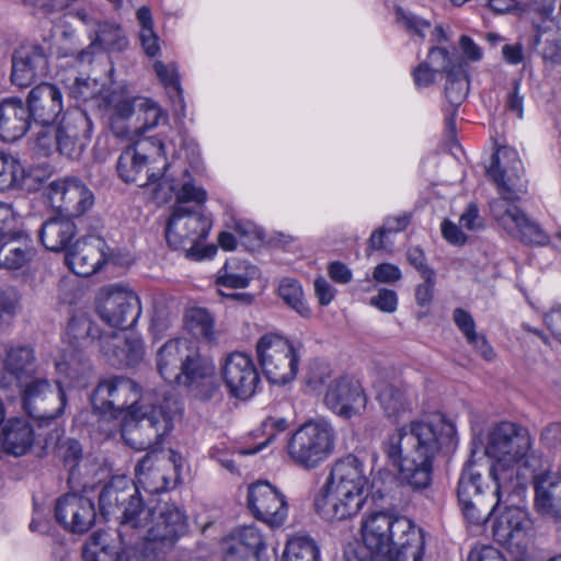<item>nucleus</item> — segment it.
Wrapping results in <instances>:
<instances>
[{
	"label": "nucleus",
	"mask_w": 561,
	"mask_h": 561,
	"mask_svg": "<svg viewBox=\"0 0 561 561\" xmlns=\"http://www.w3.org/2000/svg\"><path fill=\"white\" fill-rule=\"evenodd\" d=\"M185 531V516L173 504L141 508L131 501L117 533L95 531L83 548L84 561H152L158 546H171Z\"/></svg>",
	"instance_id": "nucleus-1"
},
{
	"label": "nucleus",
	"mask_w": 561,
	"mask_h": 561,
	"mask_svg": "<svg viewBox=\"0 0 561 561\" xmlns=\"http://www.w3.org/2000/svg\"><path fill=\"white\" fill-rule=\"evenodd\" d=\"M95 410L122 422L124 442L136 450L149 449L162 442L181 413L180 402L171 397L140 396L138 385L128 378H112L99 383L92 396Z\"/></svg>",
	"instance_id": "nucleus-2"
},
{
	"label": "nucleus",
	"mask_w": 561,
	"mask_h": 561,
	"mask_svg": "<svg viewBox=\"0 0 561 561\" xmlns=\"http://www.w3.org/2000/svg\"><path fill=\"white\" fill-rule=\"evenodd\" d=\"M451 433L442 417L413 420L389 434L382 450L400 481L422 490L431 484L434 459Z\"/></svg>",
	"instance_id": "nucleus-3"
},
{
	"label": "nucleus",
	"mask_w": 561,
	"mask_h": 561,
	"mask_svg": "<svg viewBox=\"0 0 561 561\" xmlns=\"http://www.w3.org/2000/svg\"><path fill=\"white\" fill-rule=\"evenodd\" d=\"M69 96L82 102H92L104 111L113 135L122 140H131L169 121L161 105L147 96H131L123 88L105 90L104 83L93 78H76L68 85Z\"/></svg>",
	"instance_id": "nucleus-4"
},
{
	"label": "nucleus",
	"mask_w": 561,
	"mask_h": 561,
	"mask_svg": "<svg viewBox=\"0 0 561 561\" xmlns=\"http://www.w3.org/2000/svg\"><path fill=\"white\" fill-rule=\"evenodd\" d=\"M533 445L528 430L516 423L500 422L489 430L484 453L492 460L489 478L493 496L522 497L533 477L528 465Z\"/></svg>",
	"instance_id": "nucleus-5"
},
{
	"label": "nucleus",
	"mask_w": 561,
	"mask_h": 561,
	"mask_svg": "<svg viewBox=\"0 0 561 561\" xmlns=\"http://www.w3.org/2000/svg\"><path fill=\"white\" fill-rule=\"evenodd\" d=\"M369 496V480L364 463L348 455L333 462L324 484L313 500L316 513L327 522L355 517Z\"/></svg>",
	"instance_id": "nucleus-6"
},
{
	"label": "nucleus",
	"mask_w": 561,
	"mask_h": 561,
	"mask_svg": "<svg viewBox=\"0 0 561 561\" xmlns=\"http://www.w3.org/2000/svg\"><path fill=\"white\" fill-rule=\"evenodd\" d=\"M360 533L365 547L377 557L394 556V561L423 559V533L404 516L373 512L363 518Z\"/></svg>",
	"instance_id": "nucleus-7"
},
{
	"label": "nucleus",
	"mask_w": 561,
	"mask_h": 561,
	"mask_svg": "<svg viewBox=\"0 0 561 561\" xmlns=\"http://www.w3.org/2000/svg\"><path fill=\"white\" fill-rule=\"evenodd\" d=\"M157 368L165 381L191 387L201 399H209L216 390L214 366L187 340H170L162 345L157 353Z\"/></svg>",
	"instance_id": "nucleus-8"
},
{
	"label": "nucleus",
	"mask_w": 561,
	"mask_h": 561,
	"mask_svg": "<svg viewBox=\"0 0 561 561\" xmlns=\"http://www.w3.org/2000/svg\"><path fill=\"white\" fill-rule=\"evenodd\" d=\"M335 432L323 419L300 425L287 444L289 459L299 468L311 470L324 462L334 450Z\"/></svg>",
	"instance_id": "nucleus-9"
},
{
	"label": "nucleus",
	"mask_w": 561,
	"mask_h": 561,
	"mask_svg": "<svg viewBox=\"0 0 561 561\" xmlns=\"http://www.w3.org/2000/svg\"><path fill=\"white\" fill-rule=\"evenodd\" d=\"M302 353L300 342L275 333L264 334L256 343V356L263 374L275 385H286L296 378Z\"/></svg>",
	"instance_id": "nucleus-10"
},
{
	"label": "nucleus",
	"mask_w": 561,
	"mask_h": 561,
	"mask_svg": "<svg viewBox=\"0 0 561 561\" xmlns=\"http://www.w3.org/2000/svg\"><path fill=\"white\" fill-rule=\"evenodd\" d=\"M137 138L131 139L133 145L119 154L117 173L125 183L144 186L154 181L160 170L167 167V159L161 140L153 137Z\"/></svg>",
	"instance_id": "nucleus-11"
},
{
	"label": "nucleus",
	"mask_w": 561,
	"mask_h": 561,
	"mask_svg": "<svg viewBox=\"0 0 561 561\" xmlns=\"http://www.w3.org/2000/svg\"><path fill=\"white\" fill-rule=\"evenodd\" d=\"M91 122L84 112L75 108L65 112L59 124L48 126L36 133V147L38 151L48 156L57 149L69 158H78L87 145L90 136Z\"/></svg>",
	"instance_id": "nucleus-12"
},
{
	"label": "nucleus",
	"mask_w": 561,
	"mask_h": 561,
	"mask_svg": "<svg viewBox=\"0 0 561 561\" xmlns=\"http://www.w3.org/2000/svg\"><path fill=\"white\" fill-rule=\"evenodd\" d=\"M430 62L446 75L445 95L450 104L446 110V128L454 134L456 130V108L469 93L467 62L455 51L449 53L442 47H434L428 53Z\"/></svg>",
	"instance_id": "nucleus-13"
},
{
	"label": "nucleus",
	"mask_w": 561,
	"mask_h": 561,
	"mask_svg": "<svg viewBox=\"0 0 561 561\" xmlns=\"http://www.w3.org/2000/svg\"><path fill=\"white\" fill-rule=\"evenodd\" d=\"M98 312L113 329L125 331L131 328L141 313L138 296L123 285H108L98 295Z\"/></svg>",
	"instance_id": "nucleus-14"
},
{
	"label": "nucleus",
	"mask_w": 561,
	"mask_h": 561,
	"mask_svg": "<svg viewBox=\"0 0 561 561\" xmlns=\"http://www.w3.org/2000/svg\"><path fill=\"white\" fill-rule=\"evenodd\" d=\"M210 220L198 210L176 205L169 218L165 238L174 250H184L187 255H194L195 248L204 240L210 229Z\"/></svg>",
	"instance_id": "nucleus-15"
},
{
	"label": "nucleus",
	"mask_w": 561,
	"mask_h": 561,
	"mask_svg": "<svg viewBox=\"0 0 561 561\" xmlns=\"http://www.w3.org/2000/svg\"><path fill=\"white\" fill-rule=\"evenodd\" d=\"M182 458L169 451H151L146 454L135 469L137 484L149 493H159L175 485Z\"/></svg>",
	"instance_id": "nucleus-16"
},
{
	"label": "nucleus",
	"mask_w": 561,
	"mask_h": 561,
	"mask_svg": "<svg viewBox=\"0 0 561 561\" xmlns=\"http://www.w3.org/2000/svg\"><path fill=\"white\" fill-rule=\"evenodd\" d=\"M520 196H502L490 203L492 218L511 236L526 243L542 245L548 242L543 230L515 204Z\"/></svg>",
	"instance_id": "nucleus-17"
},
{
	"label": "nucleus",
	"mask_w": 561,
	"mask_h": 561,
	"mask_svg": "<svg viewBox=\"0 0 561 561\" xmlns=\"http://www.w3.org/2000/svg\"><path fill=\"white\" fill-rule=\"evenodd\" d=\"M44 203L66 217H79L88 211L94 196L89 187L78 179H60L43 187Z\"/></svg>",
	"instance_id": "nucleus-18"
},
{
	"label": "nucleus",
	"mask_w": 561,
	"mask_h": 561,
	"mask_svg": "<svg viewBox=\"0 0 561 561\" xmlns=\"http://www.w3.org/2000/svg\"><path fill=\"white\" fill-rule=\"evenodd\" d=\"M18 388L22 396V407L30 416L54 420L64 413L67 398L61 386L53 390L46 379H34Z\"/></svg>",
	"instance_id": "nucleus-19"
},
{
	"label": "nucleus",
	"mask_w": 561,
	"mask_h": 561,
	"mask_svg": "<svg viewBox=\"0 0 561 561\" xmlns=\"http://www.w3.org/2000/svg\"><path fill=\"white\" fill-rule=\"evenodd\" d=\"M247 506L257 520L272 528L280 527L288 517L286 496L266 481H257L248 486Z\"/></svg>",
	"instance_id": "nucleus-20"
},
{
	"label": "nucleus",
	"mask_w": 561,
	"mask_h": 561,
	"mask_svg": "<svg viewBox=\"0 0 561 561\" xmlns=\"http://www.w3.org/2000/svg\"><path fill=\"white\" fill-rule=\"evenodd\" d=\"M373 388L387 419L398 422L413 412L416 394L412 387L391 380L383 373H378L373 381Z\"/></svg>",
	"instance_id": "nucleus-21"
},
{
	"label": "nucleus",
	"mask_w": 561,
	"mask_h": 561,
	"mask_svg": "<svg viewBox=\"0 0 561 561\" xmlns=\"http://www.w3.org/2000/svg\"><path fill=\"white\" fill-rule=\"evenodd\" d=\"M220 375L228 392L241 400L252 397L260 383L252 357L241 352H233L224 358Z\"/></svg>",
	"instance_id": "nucleus-22"
},
{
	"label": "nucleus",
	"mask_w": 561,
	"mask_h": 561,
	"mask_svg": "<svg viewBox=\"0 0 561 561\" xmlns=\"http://www.w3.org/2000/svg\"><path fill=\"white\" fill-rule=\"evenodd\" d=\"M222 561H271L267 542L255 525L232 530L221 543Z\"/></svg>",
	"instance_id": "nucleus-23"
},
{
	"label": "nucleus",
	"mask_w": 561,
	"mask_h": 561,
	"mask_svg": "<svg viewBox=\"0 0 561 561\" xmlns=\"http://www.w3.org/2000/svg\"><path fill=\"white\" fill-rule=\"evenodd\" d=\"M323 402L340 417L351 419L364 413L367 396L358 380L340 377L329 383Z\"/></svg>",
	"instance_id": "nucleus-24"
},
{
	"label": "nucleus",
	"mask_w": 561,
	"mask_h": 561,
	"mask_svg": "<svg viewBox=\"0 0 561 561\" xmlns=\"http://www.w3.org/2000/svg\"><path fill=\"white\" fill-rule=\"evenodd\" d=\"M167 169L168 165L160 170L154 181L142 186L151 188L152 197L158 204L167 203L173 194H175L179 205L188 202L201 205L206 202V191L196 184L187 171L183 172L181 182H178L167 173Z\"/></svg>",
	"instance_id": "nucleus-25"
},
{
	"label": "nucleus",
	"mask_w": 561,
	"mask_h": 561,
	"mask_svg": "<svg viewBox=\"0 0 561 561\" xmlns=\"http://www.w3.org/2000/svg\"><path fill=\"white\" fill-rule=\"evenodd\" d=\"M55 517L65 529L75 534H83L94 524L96 513L90 499L69 493L57 500Z\"/></svg>",
	"instance_id": "nucleus-26"
},
{
	"label": "nucleus",
	"mask_w": 561,
	"mask_h": 561,
	"mask_svg": "<svg viewBox=\"0 0 561 561\" xmlns=\"http://www.w3.org/2000/svg\"><path fill=\"white\" fill-rule=\"evenodd\" d=\"M26 110L41 130L50 126L64 110L62 93L54 84L41 83L34 87L26 99Z\"/></svg>",
	"instance_id": "nucleus-27"
},
{
	"label": "nucleus",
	"mask_w": 561,
	"mask_h": 561,
	"mask_svg": "<svg viewBox=\"0 0 561 561\" xmlns=\"http://www.w3.org/2000/svg\"><path fill=\"white\" fill-rule=\"evenodd\" d=\"M105 247V241L100 237L80 239L67 253L66 263L75 274L91 276L106 262Z\"/></svg>",
	"instance_id": "nucleus-28"
},
{
	"label": "nucleus",
	"mask_w": 561,
	"mask_h": 561,
	"mask_svg": "<svg viewBox=\"0 0 561 561\" xmlns=\"http://www.w3.org/2000/svg\"><path fill=\"white\" fill-rule=\"evenodd\" d=\"M47 71V57L39 46H21L13 54L11 72L13 84L20 88L28 87L36 78L45 76Z\"/></svg>",
	"instance_id": "nucleus-29"
},
{
	"label": "nucleus",
	"mask_w": 561,
	"mask_h": 561,
	"mask_svg": "<svg viewBox=\"0 0 561 561\" xmlns=\"http://www.w3.org/2000/svg\"><path fill=\"white\" fill-rule=\"evenodd\" d=\"M101 351L113 365L134 366L144 356L141 340L134 333L111 331L110 335L101 337Z\"/></svg>",
	"instance_id": "nucleus-30"
},
{
	"label": "nucleus",
	"mask_w": 561,
	"mask_h": 561,
	"mask_svg": "<svg viewBox=\"0 0 561 561\" xmlns=\"http://www.w3.org/2000/svg\"><path fill=\"white\" fill-rule=\"evenodd\" d=\"M3 353L7 354V358L4 360L1 387H22L23 380L35 371L33 350L22 345L7 348L4 345L0 344V357Z\"/></svg>",
	"instance_id": "nucleus-31"
},
{
	"label": "nucleus",
	"mask_w": 561,
	"mask_h": 561,
	"mask_svg": "<svg viewBox=\"0 0 561 561\" xmlns=\"http://www.w3.org/2000/svg\"><path fill=\"white\" fill-rule=\"evenodd\" d=\"M535 485V505L537 511L547 516H561V477L558 472L545 470L533 473Z\"/></svg>",
	"instance_id": "nucleus-32"
},
{
	"label": "nucleus",
	"mask_w": 561,
	"mask_h": 561,
	"mask_svg": "<svg viewBox=\"0 0 561 561\" xmlns=\"http://www.w3.org/2000/svg\"><path fill=\"white\" fill-rule=\"evenodd\" d=\"M36 256L32 239L23 231L0 240V267L16 271L27 267Z\"/></svg>",
	"instance_id": "nucleus-33"
},
{
	"label": "nucleus",
	"mask_w": 561,
	"mask_h": 561,
	"mask_svg": "<svg viewBox=\"0 0 561 561\" xmlns=\"http://www.w3.org/2000/svg\"><path fill=\"white\" fill-rule=\"evenodd\" d=\"M31 119L22 100H3L0 103V139L5 142L19 140L28 130Z\"/></svg>",
	"instance_id": "nucleus-34"
},
{
	"label": "nucleus",
	"mask_w": 561,
	"mask_h": 561,
	"mask_svg": "<svg viewBox=\"0 0 561 561\" xmlns=\"http://www.w3.org/2000/svg\"><path fill=\"white\" fill-rule=\"evenodd\" d=\"M59 387L65 383L69 387H85L91 375L90 363L81 350L66 348L55 362Z\"/></svg>",
	"instance_id": "nucleus-35"
},
{
	"label": "nucleus",
	"mask_w": 561,
	"mask_h": 561,
	"mask_svg": "<svg viewBox=\"0 0 561 561\" xmlns=\"http://www.w3.org/2000/svg\"><path fill=\"white\" fill-rule=\"evenodd\" d=\"M34 170L10 152H0V193L36 190Z\"/></svg>",
	"instance_id": "nucleus-36"
},
{
	"label": "nucleus",
	"mask_w": 561,
	"mask_h": 561,
	"mask_svg": "<svg viewBox=\"0 0 561 561\" xmlns=\"http://www.w3.org/2000/svg\"><path fill=\"white\" fill-rule=\"evenodd\" d=\"M139 486L130 482L126 476H114L102 489L99 497L101 510L104 514H111L114 506L124 505L123 514L131 501H138L141 508H146L138 497Z\"/></svg>",
	"instance_id": "nucleus-37"
},
{
	"label": "nucleus",
	"mask_w": 561,
	"mask_h": 561,
	"mask_svg": "<svg viewBox=\"0 0 561 561\" xmlns=\"http://www.w3.org/2000/svg\"><path fill=\"white\" fill-rule=\"evenodd\" d=\"M530 522L527 513L519 506L507 507L494 522L492 533L501 545H511L524 537Z\"/></svg>",
	"instance_id": "nucleus-38"
},
{
	"label": "nucleus",
	"mask_w": 561,
	"mask_h": 561,
	"mask_svg": "<svg viewBox=\"0 0 561 561\" xmlns=\"http://www.w3.org/2000/svg\"><path fill=\"white\" fill-rule=\"evenodd\" d=\"M3 450L13 456L24 455L34 443V431L23 417L9 419L1 431Z\"/></svg>",
	"instance_id": "nucleus-39"
},
{
	"label": "nucleus",
	"mask_w": 561,
	"mask_h": 561,
	"mask_svg": "<svg viewBox=\"0 0 561 561\" xmlns=\"http://www.w3.org/2000/svg\"><path fill=\"white\" fill-rule=\"evenodd\" d=\"M110 335V332L101 333L91 318L85 312H77L73 314L66 329L65 343L68 344L67 348L83 350L92 344L95 340L102 345L101 337Z\"/></svg>",
	"instance_id": "nucleus-40"
},
{
	"label": "nucleus",
	"mask_w": 561,
	"mask_h": 561,
	"mask_svg": "<svg viewBox=\"0 0 561 561\" xmlns=\"http://www.w3.org/2000/svg\"><path fill=\"white\" fill-rule=\"evenodd\" d=\"M76 232V225L68 217L50 218L42 225L39 239L47 250L59 252L67 249Z\"/></svg>",
	"instance_id": "nucleus-41"
},
{
	"label": "nucleus",
	"mask_w": 561,
	"mask_h": 561,
	"mask_svg": "<svg viewBox=\"0 0 561 561\" xmlns=\"http://www.w3.org/2000/svg\"><path fill=\"white\" fill-rule=\"evenodd\" d=\"M257 276V268L248 261L230 257L218 270L216 284L221 287L245 288Z\"/></svg>",
	"instance_id": "nucleus-42"
},
{
	"label": "nucleus",
	"mask_w": 561,
	"mask_h": 561,
	"mask_svg": "<svg viewBox=\"0 0 561 561\" xmlns=\"http://www.w3.org/2000/svg\"><path fill=\"white\" fill-rule=\"evenodd\" d=\"M91 48H100L107 51H123L128 46V38L122 26L114 22L98 24Z\"/></svg>",
	"instance_id": "nucleus-43"
},
{
	"label": "nucleus",
	"mask_w": 561,
	"mask_h": 561,
	"mask_svg": "<svg viewBox=\"0 0 561 561\" xmlns=\"http://www.w3.org/2000/svg\"><path fill=\"white\" fill-rule=\"evenodd\" d=\"M278 296L289 308L299 316L309 318L311 309L308 306L301 284L291 277H284L278 284Z\"/></svg>",
	"instance_id": "nucleus-44"
},
{
	"label": "nucleus",
	"mask_w": 561,
	"mask_h": 561,
	"mask_svg": "<svg viewBox=\"0 0 561 561\" xmlns=\"http://www.w3.org/2000/svg\"><path fill=\"white\" fill-rule=\"evenodd\" d=\"M494 489L490 492V500L486 502L484 496H478L474 500L471 499L467 503H459L465 518L471 524H483L494 512L495 507L502 501H507L512 496H503L500 500L496 495L493 496Z\"/></svg>",
	"instance_id": "nucleus-45"
},
{
	"label": "nucleus",
	"mask_w": 561,
	"mask_h": 561,
	"mask_svg": "<svg viewBox=\"0 0 561 561\" xmlns=\"http://www.w3.org/2000/svg\"><path fill=\"white\" fill-rule=\"evenodd\" d=\"M283 561H320V549L308 536H294L287 540Z\"/></svg>",
	"instance_id": "nucleus-46"
},
{
	"label": "nucleus",
	"mask_w": 561,
	"mask_h": 561,
	"mask_svg": "<svg viewBox=\"0 0 561 561\" xmlns=\"http://www.w3.org/2000/svg\"><path fill=\"white\" fill-rule=\"evenodd\" d=\"M136 19L139 26V42L140 45L149 57H154L159 54L160 39L153 28V19L151 11L148 7H141L136 12Z\"/></svg>",
	"instance_id": "nucleus-47"
},
{
	"label": "nucleus",
	"mask_w": 561,
	"mask_h": 561,
	"mask_svg": "<svg viewBox=\"0 0 561 561\" xmlns=\"http://www.w3.org/2000/svg\"><path fill=\"white\" fill-rule=\"evenodd\" d=\"M53 48L60 56H76L80 61H91L92 54L80 47L76 33L72 28L57 27L54 31Z\"/></svg>",
	"instance_id": "nucleus-48"
},
{
	"label": "nucleus",
	"mask_w": 561,
	"mask_h": 561,
	"mask_svg": "<svg viewBox=\"0 0 561 561\" xmlns=\"http://www.w3.org/2000/svg\"><path fill=\"white\" fill-rule=\"evenodd\" d=\"M186 329L197 339L214 337V318L204 308H191L185 313Z\"/></svg>",
	"instance_id": "nucleus-49"
},
{
	"label": "nucleus",
	"mask_w": 561,
	"mask_h": 561,
	"mask_svg": "<svg viewBox=\"0 0 561 561\" xmlns=\"http://www.w3.org/2000/svg\"><path fill=\"white\" fill-rule=\"evenodd\" d=\"M481 472L477 470L472 465L467 466L459 478L457 495L459 503H467L471 499L478 496H484Z\"/></svg>",
	"instance_id": "nucleus-50"
},
{
	"label": "nucleus",
	"mask_w": 561,
	"mask_h": 561,
	"mask_svg": "<svg viewBox=\"0 0 561 561\" xmlns=\"http://www.w3.org/2000/svg\"><path fill=\"white\" fill-rule=\"evenodd\" d=\"M493 183L497 187L499 195L502 196H522L527 191V182L524 179V168L522 170L493 173Z\"/></svg>",
	"instance_id": "nucleus-51"
},
{
	"label": "nucleus",
	"mask_w": 561,
	"mask_h": 561,
	"mask_svg": "<svg viewBox=\"0 0 561 561\" xmlns=\"http://www.w3.org/2000/svg\"><path fill=\"white\" fill-rule=\"evenodd\" d=\"M523 163L518 152L510 147H501L492 156L491 164L486 168L488 176L493 181V173L522 170Z\"/></svg>",
	"instance_id": "nucleus-52"
},
{
	"label": "nucleus",
	"mask_w": 561,
	"mask_h": 561,
	"mask_svg": "<svg viewBox=\"0 0 561 561\" xmlns=\"http://www.w3.org/2000/svg\"><path fill=\"white\" fill-rule=\"evenodd\" d=\"M153 69L157 78L165 89L174 91L178 95L181 94L179 75L175 64H164L163 61L156 60L153 62Z\"/></svg>",
	"instance_id": "nucleus-53"
},
{
	"label": "nucleus",
	"mask_w": 561,
	"mask_h": 561,
	"mask_svg": "<svg viewBox=\"0 0 561 561\" xmlns=\"http://www.w3.org/2000/svg\"><path fill=\"white\" fill-rule=\"evenodd\" d=\"M408 224L409 218L407 215L398 219V226H392V220H385L383 226L371 233L369 238L370 247L375 250L385 249L386 243L383 238L386 234L401 231L407 228Z\"/></svg>",
	"instance_id": "nucleus-54"
},
{
	"label": "nucleus",
	"mask_w": 561,
	"mask_h": 561,
	"mask_svg": "<svg viewBox=\"0 0 561 561\" xmlns=\"http://www.w3.org/2000/svg\"><path fill=\"white\" fill-rule=\"evenodd\" d=\"M370 305L382 312L392 313L398 308V296L391 289L381 288L370 298Z\"/></svg>",
	"instance_id": "nucleus-55"
},
{
	"label": "nucleus",
	"mask_w": 561,
	"mask_h": 561,
	"mask_svg": "<svg viewBox=\"0 0 561 561\" xmlns=\"http://www.w3.org/2000/svg\"><path fill=\"white\" fill-rule=\"evenodd\" d=\"M18 215L11 203L0 201V240L14 233Z\"/></svg>",
	"instance_id": "nucleus-56"
},
{
	"label": "nucleus",
	"mask_w": 561,
	"mask_h": 561,
	"mask_svg": "<svg viewBox=\"0 0 561 561\" xmlns=\"http://www.w3.org/2000/svg\"><path fill=\"white\" fill-rule=\"evenodd\" d=\"M421 277L424 282L416 287L415 299L417 305L424 307L433 299L435 272L433 270H425L424 275Z\"/></svg>",
	"instance_id": "nucleus-57"
},
{
	"label": "nucleus",
	"mask_w": 561,
	"mask_h": 561,
	"mask_svg": "<svg viewBox=\"0 0 561 561\" xmlns=\"http://www.w3.org/2000/svg\"><path fill=\"white\" fill-rule=\"evenodd\" d=\"M461 228L468 231H478L483 228L484 220L479 214V208L476 204H469L459 218Z\"/></svg>",
	"instance_id": "nucleus-58"
},
{
	"label": "nucleus",
	"mask_w": 561,
	"mask_h": 561,
	"mask_svg": "<svg viewBox=\"0 0 561 561\" xmlns=\"http://www.w3.org/2000/svg\"><path fill=\"white\" fill-rule=\"evenodd\" d=\"M437 72H442V70H437L433 67L427 57V61L420 64L413 71L415 85L420 89L431 85L435 81Z\"/></svg>",
	"instance_id": "nucleus-59"
},
{
	"label": "nucleus",
	"mask_w": 561,
	"mask_h": 561,
	"mask_svg": "<svg viewBox=\"0 0 561 561\" xmlns=\"http://www.w3.org/2000/svg\"><path fill=\"white\" fill-rule=\"evenodd\" d=\"M397 21L420 36H424L425 32L430 28V24L425 20L401 9L397 10Z\"/></svg>",
	"instance_id": "nucleus-60"
},
{
	"label": "nucleus",
	"mask_w": 561,
	"mask_h": 561,
	"mask_svg": "<svg viewBox=\"0 0 561 561\" xmlns=\"http://www.w3.org/2000/svg\"><path fill=\"white\" fill-rule=\"evenodd\" d=\"M462 229L460 225L457 226L447 219L440 224L443 238L453 245H463L467 242V236Z\"/></svg>",
	"instance_id": "nucleus-61"
},
{
	"label": "nucleus",
	"mask_w": 561,
	"mask_h": 561,
	"mask_svg": "<svg viewBox=\"0 0 561 561\" xmlns=\"http://www.w3.org/2000/svg\"><path fill=\"white\" fill-rule=\"evenodd\" d=\"M466 561H506L501 552L488 545L476 546L468 553Z\"/></svg>",
	"instance_id": "nucleus-62"
},
{
	"label": "nucleus",
	"mask_w": 561,
	"mask_h": 561,
	"mask_svg": "<svg viewBox=\"0 0 561 561\" xmlns=\"http://www.w3.org/2000/svg\"><path fill=\"white\" fill-rule=\"evenodd\" d=\"M373 278L378 283H394L401 278V271L393 264L382 263L374 268Z\"/></svg>",
	"instance_id": "nucleus-63"
},
{
	"label": "nucleus",
	"mask_w": 561,
	"mask_h": 561,
	"mask_svg": "<svg viewBox=\"0 0 561 561\" xmlns=\"http://www.w3.org/2000/svg\"><path fill=\"white\" fill-rule=\"evenodd\" d=\"M454 321L467 340L477 333L474 320L468 311L457 308L454 311Z\"/></svg>",
	"instance_id": "nucleus-64"
}]
</instances>
